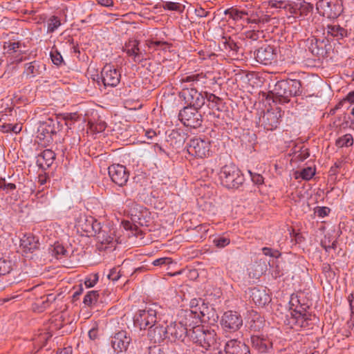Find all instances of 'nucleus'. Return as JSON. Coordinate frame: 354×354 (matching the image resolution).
Listing matches in <instances>:
<instances>
[{
  "label": "nucleus",
  "instance_id": "40",
  "mask_svg": "<svg viewBox=\"0 0 354 354\" xmlns=\"http://www.w3.org/2000/svg\"><path fill=\"white\" fill-rule=\"evenodd\" d=\"M162 8L164 10L177 11L182 12L184 10L185 7L179 3L172 1H165L162 3Z\"/></svg>",
  "mask_w": 354,
  "mask_h": 354
},
{
  "label": "nucleus",
  "instance_id": "60",
  "mask_svg": "<svg viewBox=\"0 0 354 354\" xmlns=\"http://www.w3.org/2000/svg\"><path fill=\"white\" fill-rule=\"evenodd\" d=\"M299 10L301 13L310 12L313 10V6L310 3L304 2L301 4Z\"/></svg>",
  "mask_w": 354,
  "mask_h": 354
},
{
  "label": "nucleus",
  "instance_id": "20",
  "mask_svg": "<svg viewBox=\"0 0 354 354\" xmlns=\"http://www.w3.org/2000/svg\"><path fill=\"white\" fill-rule=\"evenodd\" d=\"M251 344L254 349L261 353H270L272 349V342L263 335H252Z\"/></svg>",
  "mask_w": 354,
  "mask_h": 354
},
{
  "label": "nucleus",
  "instance_id": "7",
  "mask_svg": "<svg viewBox=\"0 0 354 354\" xmlns=\"http://www.w3.org/2000/svg\"><path fill=\"white\" fill-rule=\"evenodd\" d=\"M316 6L320 15L329 19H336L343 12L342 0H319Z\"/></svg>",
  "mask_w": 354,
  "mask_h": 354
},
{
  "label": "nucleus",
  "instance_id": "8",
  "mask_svg": "<svg viewBox=\"0 0 354 354\" xmlns=\"http://www.w3.org/2000/svg\"><path fill=\"white\" fill-rule=\"evenodd\" d=\"M121 73L114 66L107 64L102 69L100 75H97V82H102L105 87H115L120 82Z\"/></svg>",
  "mask_w": 354,
  "mask_h": 354
},
{
  "label": "nucleus",
  "instance_id": "53",
  "mask_svg": "<svg viewBox=\"0 0 354 354\" xmlns=\"http://www.w3.org/2000/svg\"><path fill=\"white\" fill-rule=\"evenodd\" d=\"M80 118L79 115L77 113H65L62 116V120L64 122H68V120H71V122H75V121L78 120Z\"/></svg>",
  "mask_w": 354,
  "mask_h": 354
},
{
  "label": "nucleus",
  "instance_id": "26",
  "mask_svg": "<svg viewBox=\"0 0 354 354\" xmlns=\"http://www.w3.org/2000/svg\"><path fill=\"white\" fill-rule=\"evenodd\" d=\"M279 123V118L277 113L267 111L262 117V124L268 131L275 129Z\"/></svg>",
  "mask_w": 354,
  "mask_h": 354
},
{
  "label": "nucleus",
  "instance_id": "21",
  "mask_svg": "<svg viewBox=\"0 0 354 354\" xmlns=\"http://www.w3.org/2000/svg\"><path fill=\"white\" fill-rule=\"evenodd\" d=\"M139 41L136 39H131L125 44L123 50L129 56L132 57L133 62H141L145 60L143 53L139 48Z\"/></svg>",
  "mask_w": 354,
  "mask_h": 354
},
{
  "label": "nucleus",
  "instance_id": "28",
  "mask_svg": "<svg viewBox=\"0 0 354 354\" xmlns=\"http://www.w3.org/2000/svg\"><path fill=\"white\" fill-rule=\"evenodd\" d=\"M55 159V153L51 149L44 150L38 156L37 162L43 167H49Z\"/></svg>",
  "mask_w": 354,
  "mask_h": 354
},
{
  "label": "nucleus",
  "instance_id": "9",
  "mask_svg": "<svg viewBox=\"0 0 354 354\" xmlns=\"http://www.w3.org/2000/svg\"><path fill=\"white\" fill-rule=\"evenodd\" d=\"M186 147L189 155L203 158L209 154L210 142L208 139L195 137L189 140Z\"/></svg>",
  "mask_w": 354,
  "mask_h": 354
},
{
  "label": "nucleus",
  "instance_id": "27",
  "mask_svg": "<svg viewBox=\"0 0 354 354\" xmlns=\"http://www.w3.org/2000/svg\"><path fill=\"white\" fill-rule=\"evenodd\" d=\"M223 46L225 51H227L230 56L236 57V59L239 57V55L243 54L240 52L239 45L234 41L230 37H223Z\"/></svg>",
  "mask_w": 354,
  "mask_h": 354
},
{
  "label": "nucleus",
  "instance_id": "19",
  "mask_svg": "<svg viewBox=\"0 0 354 354\" xmlns=\"http://www.w3.org/2000/svg\"><path fill=\"white\" fill-rule=\"evenodd\" d=\"M249 294L253 302L259 306H265L271 301V298L267 293L266 288L262 287H254L250 288Z\"/></svg>",
  "mask_w": 354,
  "mask_h": 354
},
{
  "label": "nucleus",
  "instance_id": "23",
  "mask_svg": "<svg viewBox=\"0 0 354 354\" xmlns=\"http://www.w3.org/2000/svg\"><path fill=\"white\" fill-rule=\"evenodd\" d=\"M226 354H248V346L243 342L233 339L228 341L225 346Z\"/></svg>",
  "mask_w": 354,
  "mask_h": 354
},
{
  "label": "nucleus",
  "instance_id": "30",
  "mask_svg": "<svg viewBox=\"0 0 354 354\" xmlns=\"http://www.w3.org/2000/svg\"><path fill=\"white\" fill-rule=\"evenodd\" d=\"M326 44L323 40L313 37L310 40L309 50L313 55H322L325 53Z\"/></svg>",
  "mask_w": 354,
  "mask_h": 354
},
{
  "label": "nucleus",
  "instance_id": "37",
  "mask_svg": "<svg viewBox=\"0 0 354 354\" xmlns=\"http://www.w3.org/2000/svg\"><path fill=\"white\" fill-rule=\"evenodd\" d=\"M225 14V15H229L234 20L242 19L244 16L249 15V13L245 10H239L233 8L226 10Z\"/></svg>",
  "mask_w": 354,
  "mask_h": 354
},
{
  "label": "nucleus",
  "instance_id": "51",
  "mask_svg": "<svg viewBox=\"0 0 354 354\" xmlns=\"http://www.w3.org/2000/svg\"><path fill=\"white\" fill-rule=\"evenodd\" d=\"M173 263V261L169 257H161L154 260L152 264L155 266H168Z\"/></svg>",
  "mask_w": 354,
  "mask_h": 354
},
{
  "label": "nucleus",
  "instance_id": "32",
  "mask_svg": "<svg viewBox=\"0 0 354 354\" xmlns=\"http://www.w3.org/2000/svg\"><path fill=\"white\" fill-rule=\"evenodd\" d=\"M265 326L264 319L258 314H254L250 322L249 328L251 330L259 331Z\"/></svg>",
  "mask_w": 354,
  "mask_h": 354
},
{
  "label": "nucleus",
  "instance_id": "15",
  "mask_svg": "<svg viewBox=\"0 0 354 354\" xmlns=\"http://www.w3.org/2000/svg\"><path fill=\"white\" fill-rule=\"evenodd\" d=\"M272 93L274 102L288 103L290 101L291 95L287 79L278 81L275 84Z\"/></svg>",
  "mask_w": 354,
  "mask_h": 354
},
{
  "label": "nucleus",
  "instance_id": "36",
  "mask_svg": "<svg viewBox=\"0 0 354 354\" xmlns=\"http://www.w3.org/2000/svg\"><path fill=\"white\" fill-rule=\"evenodd\" d=\"M353 142H354V139H353V135H351L350 133H346V134L344 135L343 136L339 137L336 140V145L338 147H348L352 146L353 145Z\"/></svg>",
  "mask_w": 354,
  "mask_h": 354
},
{
  "label": "nucleus",
  "instance_id": "22",
  "mask_svg": "<svg viewBox=\"0 0 354 354\" xmlns=\"http://www.w3.org/2000/svg\"><path fill=\"white\" fill-rule=\"evenodd\" d=\"M149 337L154 341V342H160L165 339H167V325L163 326L160 320H157L154 324V326L148 329Z\"/></svg>",
  "mask_w": 354,
  "mask_h": 354
},
{
  "label": "nucleus",
  "instance_id": "10",
  "mask_svg": "<svg viewBox=\"0 0 354 354\" xmlns=\"http://www.w3.org/2000/svg\"><path fill=\"white\" fill-rule=\"evenodd\" d=\"M199 110L192 108L190 106H186L180 111L178 118L185 126L194 129L198 128L203 122V117Z\"/></svg>",
  "mask_w": 354,
  "mask_h": 354
},
{
  "label": "nucleus",
  "instance_id": "55",
  "mask_svg": "<svg viewBox=\"0 0 354 354\" xmlns=\"http://www.w3.org/2000/svg\"><path fill=\"white\" fill-rule=\"evenodd\" d=\"M288 5V3L285 1L271 0L269 1V6L272 8L286 9Z\"/></svg>",
  "mask_w": 354,
  "mask_h": 354
},
{
  "label": "nucleus",
  "instance_id": "29",
  "mask_svg": "<svg viewBox=\"0 0 354 354\" xmlns=\"http://www.w3.org/2000/svg\"><path fill=\"white\" fill-rule=\"evenodd\" d=\"M205 101L207 102V106L212 110L221 111L223 108V100L219 97L213 93L205 92Z\"/></svg>",
  "mask_w": 354,
  "mask_h": 354
},
{
  "label": "nucleus",
  "instance_id": "12",
  "mask_svg": "<svg viewBox=\"0 0 354 354\" xmlns=\"http://www.w3.org/2000/svg\"><path fill=\"white\" fill-rule=\"evenodd\" d=\"M221 324L225 331L235 332L243 325V319L237 312L230 310L222 316Z\"/></svg>",
  "mask_w": 354,
  "mask_h": 354
},
{
  "label": "nucleus",
  "instance_id": "35",
  "mask_svg": "<svg viewBox=\"0 0 354 354\" xmlns=\"http://www.w3.org/2000/svg\"><path fill=\"white\" fill-rule=\"evenodd\" d=\"M99 293L96 290L88 291L84 297L83 303L85 306H92L95 305L98 299Z\"/></svg>",
  "mask_w": 354,
  "mask_h": 354
},
{
  "label": "nucleus",
  "instance_id": "34",
  "mask_svg": "<svg viewBox=\"0 0 354 354\" xmlns=\"http://www.w3.org/2000/svg\"><path fill=\"white\" fill-rule=\"evenodd\" d=\"M295 174L296 178H301L303 180H309L315 174V169L311 167H307L302 169L300 171H297Z\"/></svg>",
  "mask_w": 354,
  "mask_h": 354
},
{
  "label": "nucleus",
  "instance_id": "1",
  "mask_svg": "<svg viewBox=\"0 0 354 354\" xmlns=\"http://www.w3.org/2000/svg\"><path fill=\"white\" fill-rule=\"evenodd\" d=\"M182 91L180 97L183 99L187 106L201 109L205 104V92H198L194 86L203 85L206 83V75L203 73L191 74L180 78Z\"/></svg>",
  "mask_w": 354,
  "mask_h": 354
},
{
  "label": "nucleus",
  "instance_id": "24",
  "mask_svg": "<svg viewBox=\"0 0 354 354\" xmlns=\"http://www.w3.org/2000/svg\"><path fill=\"white\" fill-rule=\"evenodd\" d=\"M24 73L30 77L42 75L46 71V65L39 61H32L24 65Z\"/></svg>",
  "mask_w": 354,
  "mask_h": 354
},
{
  "label": "nucleus",
  "instance_id": "58",
  "mask_svg": "<svg viewBox=\"0 0 354 354\" xmlns=\"http://www.w3.org/2000/svg\"><path fill=\"white\" fill-rule=\"evenodd\" d=\"M252 181L257 185H261L263 183V178L261 174L253 173L249 171Z\"/></svg>",
  "mask_w": 354,
  "mask_h": 354
},
{
  "label": "nucleus",
  "instance_id": "63",
  "mask_svg": "<svg viewBox=\"0 0 354 354\" xmlns=\"http://www.w3.org/2000/svg\"><path fill=\"white\" fill-rule=\"evenodd\" d=\"M98 4L104 7H113L114 3L113 0H96Z\"/></svg>",
  "mask_w": 354,
  "mask_h": 354
},
{
  "label": "nucleus",
  "instance_id": "42",
  "mask_svg": "<svg viewBox=\"0 0 354 354\" xmlns=\"http://www.w3.org/2000/svg\"><path fill=\"white\" fill-rule=\"evenodd\" d=\"M12 263L10 260L0 259V275H5L12 270Z\"/></svg>",
  "mask_w": 354,
  "mask_h": 354
},
{
  "label": "nucleus",
  "instance_id": "5",
  "mask_svg": "<svg viewBox=\"0 0 354 354\" xmlns=\"http://www.w3.org/2000/svg\"><path fill=\"white\" fill-rule=\"evenodd\" d=\"M59 118H48L40 124L38 128L37 138L44 141V144H49L54 140V137L61 130L62 124L59 120Z\"/></svg>",
  "mask_w": 354,
  "mask_h": 354
},
{
  "label": "nucleus",
  "instance_id": "47",
  "mask_svg": "<svg viewBox=\"0 0 354 354\" xmlns=\"http://www.w3.org/2000/svg\"><path fill=\"white\" fill-rule=\"evenodd\" d=\"M91 225H93V217L92 216H86L84 221L81 220L80 221V225L81 226L82 229L88 234V232H90Z\"/></svg>",
  "mask_w": 354,
  "mask_h": 354
},
{
  "label": "nucleus",
  "instance_id": "14",
  "mask_svg": "<svg viewBox=\"0 0 354 354\" xmlns=\"http://www.w3.org/2000/svg\"><path fill=\"white\" fill-rule=\"evenodd\" d=\"M131 342V337L126 330H120L111 337V344L114 353L126 351Z\"/></svg>",
  "mask_w": 354,
  "mask_h": 354
},
{
  "label": "nucleus",
  "instance_id": "48",
  "mask_svg": "<svg viewBox=\"0 0 354 354\" xmlns=\"http://www.w3.org/2000/svg\"><path fill=\"white\" fill-rule=\"evenodd\" d=\"M90 232L88 234L91 236H95L96 234L100 235V233H102L104 231L101 230V224L96 219L93 218V225H91Z\"/></svg>",
  "mask_w": 354,
  "mask_h": 354
},
{
  "label": "nucleus",
  "instance_id": "25",
  "mask_svg": "<svg viewBox=\"0 0 354 354\" xmlns=\"http://www.w3.org/2000/svg\"><path fill=\"white\" fill-rule=\"evenodd\" d=\"M38 239L32 234H25L20 240V247L24 252H33L38 248Z\"/></svg>",
  "mask_w": 354,
  "mask_h": 354
},
{
  "label": "nucleus",
  "instance_id": "49",
  "mask_svg": "<svg viewBox=\"0 0 354 354\" xmlns=\"http://www.w3.org/2000/svg\"><path fill=\"white\" fill-rule=\"evenodd\" d=\"M330 212V209L328 207H316L314 209V214L320 218L327 216Z\"/></svg>",
  "mask_w": 354,
  "mask_h": 354
},
{
  "label": "nucleus",
  "instance_id": "59",
  "mask_svg": "<svg viewBox=\"0 0 354 354\" xmlns=\"http://www.w3.org/2000/svg\"><path fill=\"white\" fill-rule=\"evenodd\" d=\"M120 277V276L119 274V272L117 271V269L115 268L111 269L108 274L109 279L112 280L113 281L118 280Z\"/></svg>",
  "mask_w": 354,
  "mask_h": 354
},
{
  "label": "nucleus",
  "instance_id": "41",
  "mask_svg": "<svg viewBox=\"0 0 354 354\" xmlns=\"http://www.w3.org/2000/svg\"><path fill=\"white\" fill-rule=\"evenodd\" d=\"M230 243V239L228 236L224 235H220L216 236L213 239V243L215 246L218 248H223L228 245Z\"/></svg>",
  "mask_w": 354,
  "mask_h": 354
},
{
  "label": "nucleus",
  "instance_id": "4",
  "mask_svg": "<svg viewBox=\"0 0 354 354\" xmlns=\"http://www.w3.org/2000/svg\"><path fill=\"white\" fill-rule=\"evenodd\" d=\"M158 306L151 304L146 306L145 309L138 310L133 317L135 326L140 330H148L154 326L158 320Z\"/></svg>",
  "mask_w": 354,
  "mask_h": 354
},
{
  "label": "nucleus",
  "instance_id": "52",
  "mask_svg": "<svg viewBox=\"0 0 354 354\" xmlns=\"http://www.w3.org/2000/svg\"><path fill=\"white\" fill-rule=\"evenodd\" d=\"M97 239L102 244L106 245L112 243L114 240L113 236L106 235L104 231L102 233H100V235L97 236Z\"/></svg>",
  "mask_w": 354,
  "mask_h": 354
},
{
  "label": "nucleus",
  "instance_id": "18",
  "mask_svg": "<svg viewBox=\"0 0 354 354\" xmlns=\"http://www.w3.org/2000/svg\"><path fill=\"white\" fill-rule=\"evenodd\" d=\"M276 54V49L274 46L268 44H263L254 52L256 61L265 65L271 64L275 58Z\"/></svg>",
  "mask_w": 354,
  "mask_h": 354
},
{
  "label": "nucleus",
  "instance_id": "13",
  "mask_svg": "<svg viewBox=\"0 0 354 354\" xmlns=\"http://www.w3.org/2000/svg\"><path fill=\"white\" fill-rule=\"evenodd\" d=\"M108 172L115 184L120 187L126 185L129 178V171L125 166L120 164L111 165L108 168Z\"/></svg>",
  "mask_w": 354,
  "mask_h": 354
},
{
  "label": "nucleus",
  "instance_id": "56",
  "mask_svg": "<svg viewBox=\"0 0 354 354\" xmlns=\"http://www.w3.org/2000/svg\"><path fill=\"white\" fill-rule=\"evenodd\" d=\"M168 45H169V44L167 41H153V40L148 41V46L149 48L161 47V48H162V49H165Z\"/></svg>",
  "mask_w": 354,
  "mask_h": 354
},
{
  "label": "nucleus",
  "instance_id": "17",
  "mask_svg": "<svg viewBox=\"0 0 354 354\" xmlns=\"http://www.w3.org/2000/svg\"><path fill=\"white\" fill-rule=\"evenodd\" d=\"M324 35L328 40L337 41L339 44L348 37V32L347 29L337 24H327L324 28Z\"/></svg>",
  "mask_w": 354,
  "mask_h": 354
},
{
  "label": "nucleus",
  "instance_id": "44",
  "mask_svg": "<svg viewBox=\"0 0 354 354\" xmlns=\"http://www.w3.org/2000/svg\"><path fill=\"white\" fill-rule=\"evenodd\" d=\"M67 250L64 248L62 245L59 243L55 244L53 254L57 259H62L66 256Z\"/></svg>",
  "mask_w": 354,
  "mask_h": 354
},
{
  "label": "nucleus",
  "instance_id": "33",
  "mask_svg": "<svg viewBox=\"0 0 354 354\" xmlns=\"http://www.w3.org/2000/svg\"><path fill=\"white\" fill-rule=\"evenodd\" d=\"M249 17L245 19V21L248 24H255L259 26V28H261V24H265L268 22L270 20V17L268 16H261L259 17L257 14L251 13L249 14Z\"/></svg>",
  "mask_w": 354,
  "mask_h": 354
},
{
  "label": "nucleus",
  "instance_id": "64",
  "mask_svg": "<svg viewBox=\"0 0 354 354\" xmlns=\"http://www.w3.org/2000/svg\"><path fill=\"white\" fill-rule=\"evenodd\" d=\"M149 354H164V352L160 347L153 346L152 348H149Z\"/></svg>",
  "mask_w": 354,
  "mask_h": 354
},
{
  "label": "nucleus",
  "instance_id": "16",
  "mask_svg": "<svg viewBox=\"0 0 354 354\" xmlns=\"http://www.w3.org/2000/svg\"><path fill=\"white\" fill-rule=\"evenodd\" d=\"M178 321L184 327L193 329L194 327L200 326V317L197 315V311L194 309H182L178 313Z\"/></svg>",
  "mask_w": 354,
  "mask_h": 354
},
{
  "label": "nucleus",
  "instance_id": "6",
  "mask_svg": "<svg viewBox=\"0 0 354 354\" xmlns=\"http://www.w3.org/2000/svg\"><path fill=\"white\" fill-rule=\"evenodd\" d=\"M190 308L197 311V315L200 317L201 323H209L216 322L218 319L217 314L213 307L205 303L201 298L192 299L190 301Z\"/></svg>",
  "mask_w": 354,
  "mask_h": 354
},
{
  "label": "nucleus",
  "instance_id": "45",
  "mask_svg": "<svg viewBox=\"0 0 354 354\" xmlns=\"http://www.w3.org/2000/svg\"><path fill=\"white\" fill-rule=\"evenodd\" d=\"M306 310H302L301 309H295L294 316L296 315L297 317V329L302 328V324H304V319L306 316Z\"/></svg>",
  "mask_w": 354,
  "mask_h": 354
},
{
  "label": "nucleus",
  "instance_id": "43",
  "mask_svg": "<svg viewBox=\"0 0 354 354\" xmlns=\"http://www.w3.org/2000/svg\"><path fill=\"white\" fill-rule=\"evenodd\" d=\"M289 305L290 310L301 309L306 310V306L300 304L298 296L296 294L291 295Z\"/></svg>",
  "mask_w": 354,
  "mask_h": 354
},
{
  "label": "nucleus",
  "instance_id": "38",
  "mask_svg": "<svg viewBox=\"0 0 354 354\" xmlns=\"http://www.w3.org/2000/svg\"><path fill=\"white\" fill-rule=\"evenodd\" d=\"M47 24V32L53 33L61 26V21L58 17L53 15L48 19Z\"/></svg>",
  "mask_w": 354,
  "mask_h": 354
},
{
  "label": "nucleus",
  "instance_id": "2",
  "mask_svg": "<svg viewBox=\"0 0 354 354\" xmlns=\"http://www.w3.org/2000/svg\"><path fill=\"white\" fill-rule=\"evenodd\" d=\"M189 339L205 351H208L211 348H214L216 344V334L214 330L201 325L189 329Z\"/></svg>",
  "mask_w": 354,
  "mask_h": 354
},
{
  "label": "nucleus",
  "instance_id": "61",
  "mask_svg": "<svg viewBox=\"0 0 354 354\" xmlns=\"http://www.w3.org/2000/svg\"><path fill=\"white\" fill-rule=\"evenodd\" d=\"M196 15L198 17H206L209 15V12L205 10L204 8L199 7L195 10Z\"/></svg>",
  "mask_w": 354,
  "mask_h": 354
},
{
  "label": "nucleus",
  "instance_id": "46",
  "mask_svg": "<svg viewBox=\"0 0 354 354\" xmlns=\"http://www.w3.org/2000/svg\"><path fill=\"white\" fill-rule=\"evenodd\" d=\"M295 309L290 312V315H287L284 322L286 325L289 326L290 328L298 330L297 324L296 315L294 316Z\"/></svg>",
  "mask_w": 354,
  "mask_h": 354
},
{
  "label": "nucleus",
  "instance_id": "50",
  "mask_svg": "<svg viewBox=\"0 0 354 354\" xmlns=\"http://www.w3.org/2000/svg\"><path fill=\"white\" fill-rule=\"evenodd\" d=\"M0 189L6 191V192L15 190L16 185L14 183H6V179L3 178H0Z\"/></svg>",
  "mask_w": 354,
  "mask_h": 354
},
{
  "label": "nucleus",
  "instance_id": "54",
  "mask_svg": "<svg viewBox=\"0 0 354 354\" xmlns=\"http://www.w3.org/2000/svg\"><path fill=\"white\" fill-rule=\"evenodd\" d=\"M262 252L266 256L278 258L281 256V253L278 250H273L272 248L264 247L262 248Z\"/></svg>",
  "mask_w": 354,
  "mask_h": 354
},
{
  "label": "nucleus",
  "instance_id": "57",
  "mask_svg": "<svg viewBox=\"0 0 354 354\" xmlns=\"http://www.w3.org/2000/svg\"><path fill=\"white\" fill-rule=\"evenodd\" d=\"M263 32L259 30H252L250 31H248L245 32V36L247 38H249L253 41H257L259 38V35Z\"/></svg>",
  "mask_w": 354,
  "mask_h": 354
},
{
  "label": "nucleus",
  "instance_id": "39",
  "mask_svg": "<svg viewBox=\"0 0 354 354\" xmlns=\"http://www.w3.org/2000/svg\"><path fill=\"white\" fill-rule=\"evenodd\" d=\"M50 56L53 63L57 66H59L64 63L61 53L55 47H53L51 50Z\"/></svg>",
  "mask_w": 354,
  "mask_h": 354
},
{
  "label": "nucleus",
  "instance_id": "3",
  "mask_svg": "<svg viewBox=\"0 0 354 354\" xmlns=\"http://www.w3.org/2000/svg\"><path fill=\"white\" fill-rule=\"evenodd\" d=\"M221 184L227 189H238L244 183L245 178L239 168L234 164L225 165L219 172Z\"/></svg>",
  "mask_w": 354,
  "mask_h": 354
},
{
  "label": "nucleus",
  "instance_id": "31",
  "mask_svg": "<svg viewBox=\"0 0 354 354\" xmlns=\"http://www.w3.org/2000/svg\"><path fill=\"white\" fill-rule=\"evenodd\" d=\"M287 81L288 83V87L290 91L291 97L301 95L302 86L301 81L293 79H287Z\"/></svg>",
  "mask_w": 354,
  "mask_h": 354
},
{
  "label": "nucleus",
  "instance_id": "11",
  "mask_svg": "<svg viewBox=\"0 0 354 354\" xmlns=\"http://www.w3.org/2000/svg\"><path fill=\"white\" fill-rule=\"evenodd\" d=\"M167 339L171 342H185L189 339V329L184 327L178 321L171 322L167 325Z\"/></svg>",
  "mask_w": 354,
  "mask_h": 354
},
{
  "label": "nucleus",
  "instance_id": "62",
  "mask_svg": "<svg viewBox=\"0 0 354 354\" xmlns=\"http://www.w3.org/2000/svg\"><path fill=\"white\" fill-rule=\"evenodd\" d=\"M98 280V277L95 274L93 276V279H86L84 284L87 288L93 287L95 285Z\"/></svg>",
  "mask_w": 354,
  "mask_h": 354
}]
</instances>
